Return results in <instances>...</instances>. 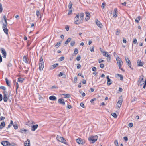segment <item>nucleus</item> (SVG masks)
I'll return each mask as SVG.
<instances>
[{
    "label": "nucleus",
    "instance_id": "f257e3e1",
    "mask_svg": "<svg viewBox=\"0 0 146 146\" xmlns=\"http://www.w3.org/2000/svg\"><path fill=\"white\" fill-rule=\"evenodd\" d=\"M98 136L97 135L91 136L89 137L88 138V140L90 141L91 143H93L97 140Z\"/></svg>",
    "mask_w": 146,
    "mask_h": 146
},
{
    "label": "nucleus",
    "instance_id": "f03ea898",
    "mask_svg": "<svg viewBox=\"0 0 146 146\" xmlns=\"http://www.w3.org/2000/svg\"><path fill=\"white\" fill-rule=\"evenodd\" d=\"M56 139L57 140L60 142L64 144L66 143V140L64 137L59 136L58 135H57L56 137Z\"/></svg>",
    "mask_w": 146,
    "mask_h": 146
},
{
    "label": "nucleus",
    "instance_id": "7ed1b4c3",
    "mask_svg": "<svg viewBox=\"0 0 146 146\" xmlns=\"http://www.w3.org/2000/svg\"><path fill=\"white\" fill-rule=\"evenodd\" d=\"M103 53V55L104 56L107 57V61L108 62H110L111 60L110 54H107V52L105 51H104Z\"/></svg>",
    "mask_w": 146,
    "mask_h": 146
},
{
    "label": "nucleus",
    "instance_id": "20e7f679",
    "mask_svg": "<svg viewBox=\"0 0 146 146\" xmlns=\"http://www.w3.org/2000/svg\"><path fill=\"white\" fill-rule=\"evenodd\" d=\"M123 101V98L122 96H121L119 98V101L117 103V105L118 107L120 108L121 105Z\"/></svg>",
    "mask_w": 146,
    "mask_h": 146
},
{
    "label": "nucleus",
    "instance_id": "39448f33",
    "mask_svg": "<svg viewBox=\"0 0 146 146\" xmlns=\"http://www.w3.org/2000/svg\"><path fill=\"white\" fill-rule=\"evenodd\" d=\"M116 61L119 67H121L122 64H121V63H123V62L118 56H117V57L116 58Z\"/></svg>",
    "mask_w": 146,
    "mask_h": 146
},
{
    "label": "nucleus",
    "instance_id": "423d86ee",
    "mask_svg": "<svg viewBox=\"0 0 146 146\" xmlns=\"http://www.w3.org/2000/svg\"><path fill=\"white\" fill-rule=\"evenodd\" d=\"M0 50L3 54L2 56L3 58H5L7 55L6 51L3 48H0Z\"/></svg>",
    "mask_w": 146,
    "mask_h": 146
},
{
    "label": "nucleus",
    "instance_id": "0eeeda50",
    "mask_svg": "<svg viewBox=\"0 0 146 146\" xmlns=\"http://www.w3.org/2000/svg\"><path fill=\"white\" fill-rule=\"evenodd\" d=\"M76 142L79 144H83L85 143V141L82 139L80 138H79L76 139Z\"/></svg>",
    "mask_w": 146,
    "mask_h": 146
},
{
    "label": "nucleus",
    "instance_id": "6e6552de",
    "mask_svg": "<svg viewBox=\"0 0 146 146\" xmlns=\"http://www.w3.org/2000/svg\"><path fill=\"white\" fill-rule=\"evenodd\" d=\"M1 143L3 146H10L11 145L10 143L7 141H3Z\"/></svg>",
    "mask_w": 146,
    "mask_h": 146
},
{
    "label": "nucleus",
    "instance_id": "1a4fd4ad",
    "mask_svg": "<svg viewBox=\"0 0 146 146\" xmlns=\"http://www.w3.org/2000/svg\"><path fill=\"white\" fill-rule=\"evenodd\" d=\"M7 27V26H6V25H4L2 26V28L4 32L6 35H8V29Z\"/></svg>",
    "mask_w": 146,
    "mask_h": 146
},
{
    "label": "nucleus",
    "instance_id": "9d476101",
    "mask_svg": "<svg viewBox=\"0 0 146 146\" xmlns=\"http://www.w3.org/2000/svg\"><path fill=\"white\" fill-rule=\"evenodd\" d=\"M44 63H39V69L40 71H41L43 70L44 68Z\"/></svg>",
    "mask_w": 146,
    "mask_h": 146
},
{
    "label": "nucleus",
    "instance_id": "9b49d317",
    "mask_svg": "<svg viewBox=\"0 0 146 146\" xmlns=\"http://www.w3.org/2000/svg\"><path fill=\"white\" fill-rule=\"evenodd\" d=\"M58 102L62 104L63 105H65V102L64 101V100L63 98H60L58 100Z\"/></svg>",
    "mask_w": 146,
    "mask_h": 146
},
{
    "label": "nucleus",
    "instance_id": "f8f14e48",
    "mask_svg": "<svg viewBox=\"0 0 146 146\" xmlns=\"http://www.w3.org/2000/svg\"><path fill=\"white\" fill-rule=\"evenodd\" d=\"M96 23L97 25L99 27L102 28V25L100 22L99 21L98 19H96Z\"/></svg>",
    "mask_w": 146,
    "mask_h": 146
},
{
    "label": "nucleus",
    "instance_id": "ddd939ff",
    "mask_svg": "<svg viewBox=\"0 0 146 146\" xmlns=\"http://www.w3.org/2000/svg\"><path fill=\"white\" fill-rule=\"evenodd\" d=\"M114 13H113V17L114 18L116 17L117 15V8H114Z\"/></svg>",
    "mask_w": 146,
    "mask_h": 146
},
{
    "label": "nucleus",
    "instance_id": "4468645a",
    "mask_svg": "<svg viewBox=\"0 0 146 146\" xmlns=\"http://www.w3.org/2000/svg\"><path fill=\"white\" fill-rule=\"evenodd\" d=\"M84 14L83 13H80V15H79V17H80V19L79 20H80V21L81 22H83V20L84 19Z\"/></svg>",
    "mask_w": 146,
    "mask_h": 146
},
{
    "label": "nucleus",
    "instance_id": "2eb2a0df",
    "mask_svg": "<svg viewBox=\"0 0 146 146\" xmlns=\"http://www.w3.org/2000/svg\"><path fill=\"white\" fill-rule=\"evenodd\" d=\"M38 125L37 124H36L34 125H32L31 126V130L33 131H34L37 128Z\"/></svg>",
    "mask_w": 146,
    "mask_h": 146
},
{
    "label": "nucleus",
    "instance_id": "dca6fc26",
    "mask_svg": "<svg viewBox=\"0 0 146 146\" xmlns=\"http://www.w3.org/2000/svg\"><path fill=\"white\" fill-rule=\"evenodd\" d=\"M58 65V63H55L54 64L50 66V69L52 70L55 68Z\"/></svg>",
    "mask_w": 146,
    "mask_h": 146
},
{
    "label": "nucleus",
    "instance_id": "f3484780",
    "mask_svg": "<svg viewBox=\"0 0 146 146\" xmlns=\"http://www.w3.org/2000/svg\"><path fill=\"white\" fill-rule=\"evenodd\" d=\"M3 19L4 20L5 22V23H3V25H6V26H7L8 23L7 22V19L6 16L5 15H4L3 17Z\"/></svg>",
    "mask_w": 146,
    "mask_h": 146
},
{
    "label": "nucleus",
    "instance_id": "a211bd4d",
    "mask_svg": "<svg viewBox=\"0 0 146 146\" xmlns=\"http://www.w3.org/2000/svg\"><path fill=\"white\" fill-rule=\"evenodd\" d=\"M49 99L51 100L55 101L57 100V98L54 96H52L49 97Z\"/></svg>",
    "mask_w": 146,
    "mask_h": 146
},
{
    "label": "nucleus",
    "instance_id": "6ab92c4d",
    "mask_svg": "<svg viewBox=\"0 0 146 146\" xmlns=\"http://www.w3.org/2000/svg\"><path fill=\"white\" fill-rule=\"evenodd\" d=\"M5 124L4 121H2L1 122L0 125V130L2 129L5 127Z\"/></svg>",
    "mask_w": 146,
    "mask_h": 146
},
{
    "label": "nucleus",
    "instance_id": "aec40b11",
    "mask_svg": "<svg viewBox=\"0 0 146 146\" xmlns=\"http://www.w3.org/2000/svg\"><path fill=\"white\" fill-rule=\"evenodd\" d=\"M25 146H30V141L29 139H27V140L25 141L24 143Z\"/></svg>",
    "mask_w": 146,
    "mask_h": 146
},
{
    "label": "nucleus",
    "instance_id": "412c9836",
    "mask_svg": "<svg viewBox=\"0 0 146 146\" xmlns=\"http://www.w3.org/2000/svg\"><path fill=\"white\" fill-rule=\"evenodd\" d=\"M36 15L38 18H41V15L40 11L38 10H37L36 11Z\"/></svg>",
    "mask_w": 146,
    "mask_h": 146
},
{
    "label": "nucleus",
    "instance_id": "4be33fe9",
    "mask_svg": "<svg viewBox=\"0 0 146 146\" xmlns=\"http://www.w3.org/2000/svg\"><path fill=\"white\" fill-rule=\"evenodd\" d=\"M28 131V130L25 129H20L19 132L21 133H26L27 131Z\"/></svg>",
    "mask_w": 146,
    "mask_h": 146
},
{
    "label": "nucleus",
    "instance_id": "5701e85b",
    "mask_svg": "<svg viewBox=\"0 0 146 146\" xmlns=\"http://www.w3.org/2000/svg\"><path fill=\"white\" fill-rule=\"evenodd\" d=\"M125 58L126 60V61L127 63V64L128 66H130V65H131V62L129 59V58H126V57Z\"/></svg>",
    "mask_w": 146,
    "mask_h": 146
},
{
    "label": "nucleus",
    "instance_id": "b1692460",
    "mask_svg": "<svg viewBox=\"0 0 146 146\" xmlns=\"http://www.w3.org/2000/svg\"><path fill=\"white\" fill-rule=\"evenodd\" d=\"M5 81L6 83L7 84V85L8 86H11V84H10V81H9L7 78H5Z\"/></svg>",
    "mask_w": 146,
    "mask_h": 146
},
{
    "label": "nucleus",
    "instance_id": "393cba45",
    "mask_svg": "<svg viewBox=\"0 0 146 146\" xmlns=\"http://www.w3.org/2000/svg\"><path fill=\"white\" fill-rule=\"evenodd\" d=\"M23 61L26 63H28V62L27 60V58L25 56H24L23 57Z\"/></svg>",
    "mask_w": 146,
    "mask_h": 146
},
{
    "label": "nucleus",
    "instance_id": "a878e982",
    "mask_svg": "<svg viewBox=\"0 0 146 146\" xmlns=\"http://www.w3.org/2000/svg\"><path fill=\"white\" fill-rule=\"evenodd\" d=\"M137 66H142L144 64L143 62H141L140 60L137 62Z\"/></svg>",
    "mask_w": 146,
    "mask_h": 146
},
{
    "label": "nucleus",
    "instance_id": "bb28decb",
    "mask_svg": "<svg viewBox=\"0 0 146 146\" xmlns=\"http://www.w3.org/2000/svg\"><path fill=\"white\" fill-rule=\"evenodd\" d=\"M24 80L25 79L19 77L18 79V81L20 83H22Z\"/></svg>",
    "mask_w": 146,
    "mask_h": 146
},
{
    "label": "nucleus",
    "instance_id": "cd10ccee",
    "mask_svg": "<svg viewBox=\"0 0 146 146\" xmlns=\"http://www.w3.org/2000/svg\"><path fill=\"white\" fill-rule=\"evenodd\" d=\"M117 75L118 76L120 77V79L121 80H123V76L122 75L119 74H116V76Z\"/></svg>",
    "mask_w": 146,
    "mask_h": 146
},
{
    "label": "nucleus",
    "instance_id": "c85d7f7f",
    "mask_svg": "<svg viewBox=\"0 0 146 146\" xmlns=\"http://www.w3.org/2000/svg\"><path fill=\"white\" fill-rule=\"evenodd\" d=\"M141 18V16H138L135 19V21L136 22L138 23L139 22V21L140 20Z\"/></svg>",
    "mask_w": 146,
    "mask_h": 146
},
{
    "label": "nucleus",
    "instance_id": "c756f323",
    "mask_svg": "<svg viewBox=\"0 0 146 146\" xmlns=\"http://www.w3.org/2000/svg\"><path fill=\"white\" fill-rule=\"evenodd\" d=\"M72 38H68L67 40L65 42V44H67L71 40Z\"/></svg>",
    "mask_w": 146,
    "mask_h": 146
},
{
    "label": "nucleus",
    "instance_id": "7c9ffc66",
    "mask_svg": "<svg viewBox=\"0 0 146 146\" xmlns=\"http://www.w3.org/2000/svg\"><path fill=\"white\" fill-rule=\"evenodd\" d=\"M79 14H78L76 15L75 16L74 18V20L75 21H79Z\"/></svg>",
    "mask_w": 146,
    "mask_h": 146
},
{
    "label": "nucleus",
    "instance_id": "2f4dec72",
    "mask_svg": "<svg viewBox=\"0 0 146 146\" xmlns=\"http://www.w3.org/2000/svg\"><path fill=\"white\" fill-rule=\"evenodd\" d=\"M78 50L76 48H75L74 49V53H73L74 54V55H76L78 54Z\"/></svg>",
    "mask_w": 146,
    "mask_h": 146
},
{
    "label": "nucleus",
    "instance_id": "473e14b6",
    "mask_svg": "<svg viewBox=\"0 0 146 146\" xmlns=\"http://www.w3.org/2000/svg\"><path fill=\"white\" fill-rule=\"evenodd\" d=\"M62 76H64V78H65L66 77V75L65 74H63V73L62 72H60L59 74H58V76H59V77H60Z\"/></svg>",
    "mask_w": 146,
    "mask_h": 146
},
{
    "label": "nucleus",
    "instance_id": "72a5a7b5",
    "mask_svg": "<svg viewBox=\"0 0 146 146\" xmlns=\"http://www.w3.org/2000/svg\"><path fill=\"white\" fill-rule=\"evenodd\" d=\"M112 84V82L111 81V79H108L107 80V84L109 86Z\"/></svg>",
    "mask_w": 146,
    "mask_h": 146
},
{
    "label": "nucleus",
    "instance_id": "f704fd0d",
    "mask_svg": "<svg viewBox=\"0 0 146 146\" xmlns=\"http://www.w3.org/2000/svg\"><path fill=\"white\" fill-rule=\"evenodd\" d=\"M82 23V22H80V20H79L78 21H75L74 22V23L76 25H78L79 24L81 23Z\"/></svg>",
    "mask_w": 146,
    "mask_h": 146
},
{
    "label": "nucleus",
    "instance_id": "c9c22d12",
    "mask_svg": "<svg viewBox=\"0 0 146 146\" xmlns=\"http://www.w3.org/2000/svg\"><path fill=\"white\" fill-rule=\"evenodd\" d=\"M112 116H113L114 118H116L117 116V115L115 113H111V114Z\"/></svg>",
    "mask_w": 146,
    "mask_h": 146
},
{
    "label": "nucleus",
    "instance_id": "e433bc0d",
    "mask_svg": "<svg viewBox=\"0 0 146 146\" xmlns=\"http://www.w3.org/2000/svg\"><path fill=\"white\" fill-rule=\"evenodd\" d=\"M72 4L71 1H70L69 3L68 7L69 9H70L72 8Z\"/></svg>",
    "mask_w": 146,
    "mask_h": 146
},
{
    "label": "nucleus",
    "instance_id": "4c0bfd02",
    "mask_svg": "<svg viewBox=\"0 0 146 146\" xmlns=\"http://www.w3.org/2000/svg\"><path fill=\"white\" fill-rule=\"evenodd\" d=\"M61 44V43L60 42H57V44L55 45V47H56V48H57L60 46V45Z\"/></svg>",
    "mask_w": 146,
    "mask_h": 146
},
{
    "label": "nucleus",
    "instance_id": "58836bf2",
    "mask_svg": "<svg viewBox=\"0 0 146 146\" xmlns=\"http://www.w3.org/2000/svg\"><path fill=\"white\" fill-rule=\"evenodd\" d=\"M133 43L134 44H138L136 38L133 39Z\"/></svg>",
    "mask_w": 146,
    "mask_h": 146
},
{
    "label": "nucleus",
    "instance_id": "ea45409f",
    "mask_svg": "<svg viewBox=\"0 0 146 146\" xmlns=\"http://www.w3.org/2000/svg\"><path fill=\"white\" fill-rule=\"evenodd\" d=\"M75 42L74 41H72L70 43L71 46H73L74 44H75Z\"/></svg>",
    "mask_w": 146,
    "mask_h": 146
},
{
    "label": "nucleus",
    "instance_id": "a19ab883",
    "mask_svg": "<svg viewBox=\"0 0 146 146\" xmlns=\"http://www.w3.org/2000/svg\"><path fill=\"white\" fill-rule=\"evenodd\" d=\"M14 129L15 130L17 129L18 128L17 124H15L13 125Z\"/></svg>",
    "mask_w": 146,
    "mask_h": 146
},
{
    "label": "nucleus",
    "instance_id": "79ce46f5",
    "mask_svg": "<svg viewBox=\"0 0 146 146\" xmlns=\"http://www.w3.org/2000/svg\"><path fill=\"white\" fill-rule=\"evenodd\" d=\"M3 11V8L2 5L1 3H0V13H1Z\"/></svg>",
    "mask_w": 146,
    "mask_h": 146
},
{
    "label": "nucleus",
    "instance_id": "37998d69",
    "mask_svg": "<svg viewBox=\"0 0 146 146\" xmlns=\"http://www.w3.org/2000/svg\"><path fill=\"white\" fill-rule=\"evenodd\" d=\"M115 144L116 146H119L118 141L117 140H115L114 141Z\"/></svg>",
    "mask_w": 146,
    "mask_h": 146
},
{
    "label": "nucleus",
    "instance_id": "c03bdc74",
    "mask_svg": "<svg viewBox=\"0 0 146 146\" xmlns=\"http://www.w3.org/2000/svg\"><path fill=\"white\" fill-rule=\"evenodd\" d=\"M39 62L40 63H44L42 56L40 58Z\"/></svg>",
    "mask_w": 146,
    "mask_h": 146
},
{
    "label": "nucleus",
    "instance_id": "a18cd8bd",
    "mask_svg": "<svg viewBox=\"0 0 146 146\" xmlns=\"http://www.w3.org/2000/svg\"><path fill=\"white\" fill-rule=\"evenodd\" d=\"M0 88L4 91H5L6 90V88L5 87L2 86H0Z\"/></svg>",
    "mask_w": 146,
    "mask_h": 146
},
{
    "label": "nucleus",
    "instance_id": "49530a36",
    "mask_svg": "<svg viewBox=\"0 0 146 146\" xmlns=\"http://www.w3.org/2000/svg\"><path fill=\"white\" fill-rule=\"evenodd\" d=\"M81 58V56L80 55H79L78 56H77L76 58V59L77 61H79L80 60Z\"/></svg>",
    "mask_w": 146,
    "mask_h": 146
},
{
    "label": "nucleus",
    "instance_id": "de8ad7c7",
    "mask_svg": "<svg viewBox=\"0 0 146 146\" xmlns=\"http://www.w3.org/2000/svg\"><path fill=\"white\" fill-rule=\"evenodd\" d=\"M3 99L4 102H7L8 100L7 97H3Z\"/></svg>",
    "mask_w": 146,
    "mask_h": 146
},
{
    "label": "nucleus",
    "instance_id": "09e8293b",
    "mask_svg": "<svg viewBox=\"0 0 146 146\" xmlns=\"http://www.w3.org/2000/svg\"><path fill=\"white\" fill-rule=\"evenodd\" d=\"M85 14L86 17L90 16V13L88 12H85Z\"/></svg>",
    "mask_w": 146,
    "mask_h": 146
},
{
    "label": "nucleus",
    "instance_id": "8fccbe9b",
    "mask_svg": "<svg viewBox=\"0 0 146 146\" xmlns=\"http://www.w3.org/2000/svg\"><path fill=\"white\" fill-rule=\"evenodd\" d=\"M63 95H65V94H63ZM65 95L66 96V97H65V98H69L70 97V95L69 94H65Z\"/></svg>",
    "mask_w": 146,
    "mask_h": 146
},
{
    "label": "nucleus",
    "instance_id": "3c124183",
    "mask_svg": "<svg viewBox=\"0 0 146 146\" xmlns=\"http://www.w3.org/2000/svg\"><path fill=\"white\" fill-rule=\"evenodd\" d=\"M64 59V58L63 56H62L61 57H60L59 58V60L60 61H62Z\"/></svg>",
    "mask_w": 146,
    "mask_h": 146
},
{
    "label": "nucleus",
    "instance_id": "603ef678",
    "mask_svg": "<svg viewBox=\"0 0 146 146\" xmlns=\"http://www.w3.org/2000/svg\"><path fill=\"white\" fill-rule=\"evenodd\" d=\"M128 126L129 127H131L133 126V123H130L128 124Z\"/></svg>",
    "mask_w": 146,
    "mask_h": 146
},
{
    "label": "nucleus",
    "instance_id": "864d4df0",
    "mask_svg": "<svg viewBox=\"0 0 146 146\" xmlns=\"http://www.w3.org/2000/svg\"><path fill=\"white\" fill-rule=\"evenodd\" d=\"M96 100V99L95 98H94V99H92V100H91L90 101V102L92 104L93 103V102L94 101H95Z\"/></svg>",
    "mask_w": 146,
    "mask_h": 146
},
{
    "label": "nucleus",
    "instance_id": "5fc2aeb1",
    "mask_svg": "<svg viewBox=\"0 0 146 146\" xmlns=\"http://www.w3.org/2000/svg\"><path fill=\"white\" fill-rule=\"evenodd\" d=\"M77 78L76 76H75L74 78V82L75 83L77 81Z\"/></svg>",
    "mask_w": 146,
    "mask_h": 146
},
{
    "label": "nucleus",
    "instance_id": "6e6d98bb",
    "mask_svg": "<svg viewBox=\"0 0 146 146\" xmlns=\"http://www.w3.org/2000/svg\"><path fill=\"white\" fill-rule=\"evenodd\" d=\"M123 139H124L125 142L127 141L128 140V138L126 137H124Z\"/></svg>",
    "mask_w": 146,
    "mask_h": 146
},
{
    "label": "nucleus",
    "instance_id": "4d7b16f0",
    "mask_svg": "<svg viewBox=\"0 0 146 146\" xmlns=\"http://www.w3.org/2000/svg\"><path fill=\"white\" fill-rule=\"evenodd\" d=\"M5 117H3V116H1V117L0 118V120L2 121V120H3L5 119Z\"/></svg>",
    "mask_w": 146,
    "mask_h": 146
},
{
    "label": "nucleus",
    "instance_id": "13d9d810",
    "mask_svg": "<svg viewBox=\"0 0 146 146\" xmlns=\"http://www.w3.org/2000/svg\"><path fill=\"white\" fill-rule=\"evenodd\" d=\"M81 68V65L80 64H78L77 66V69H80Z\"/></svg>",
    "mask_w": 146,
    "mask_h": 146
},
{
    "label": "nucleus",
    "instance_id": "bf43d9fd",
    "mask_svg": "<svg viewBox=\"0 0 146 146\" xmlns=\"http://www.w3.org/2000/svg\"><path fill=\"white\" fill-rule=\"evenodd\" d=\"M98 61L99 63H100L101 62H104V60L102 59H99L98 60Z\"/></svg>",
    "mask_w": 146,
    "mask_h": 146
},
{
    "label": "nucleus",
    "instance_id": "052dcab7",
    "mask_svg": "<svg viewBox=\"0 0 146 146\" xmlns=\"http://www.w3.org/2000/svg\"><path fill=\"white\" fill-rule=\"evenodd\" d=\"M104 67V65L103 64H101L100 65V67L101 68H103Z\"/></svg>",
    "mask_w": 146,
    "mask_h": 146
},
{
    "label": "nucleus",
    "instance_id": "680f3d73",
    "mask_svg": "<svg viewBox=\"0 0 146 146\" xmlns=\"http://www.w3.org/2000/svg\"><path fill=\"white\" fill-rule=\"evenodd\" d=\"M90 18V16L86 17V16L85 19L86 21H88L89 20Z\"/></svg>",
    "mask_w": 146,
    "mask_h": 146
},
{
    "label": "nucleus",
    "instance_id": "e2e57ef3",
    "mask_svg": "<svg viewBox=\"0 0 146 146\" xmlns=\"http://www.w3.org/2000/svg\"><path fill=\"white\" fill-rule=\"evenodd\" d=\"M3 99V96L2 95L0 94V102Z\"/></svg>",
    "mask_w": 146,
    "mask_h": 146
},
{
    "label": "nucleus",
    "instance_id": "0e129e2a",
    "mask_svg": "<svg viewBox=\"0 0 146 146\" xmlns=\"http://www.w3.org/2000/svg\"><path fill=\"white\" fill-rule=\"evenodd\" d=\"M69 27L67 25L65 27V29L67 31H68L69 30Z\"/></svg>",
    "mask_w": 146,
    "mask_h": 146
},
{
    "label": "nucleus",
    "instance_id": "69168bd1",
    "mask_svg": "<svg viewBox=\"0 0 146 146\" xmlns=\"http://www.w3.org/2000/svg\"><path fill=\"white\" fill-rule=\"evenodd\" d=\"M80 106L84 108V104L82 103H81L80 104Z\"/></svg>",
    "mask_w": 146,
    "mask_h": 146
},
{
    "label": "nucleus",
    "instance_id": "338daca9",
    "mask_svg": "<svg viewBox=\"0 0 146 146\" xmlns=\"http://www.w3.org/2000/svg\"><path fill=\"white\" fill-rule=\"evenodd\" d=\"M67 108L69 109H70L72 108V106L71 105H68L67 106Z\"/></svg>",
    "mask_w": 146,
    "mask_h": 146
},
{
    "label": "nucleus",
    "instance_id": "774afa93",
    "mask_svg": "<svg viewBox=\"0 0 146 146\" xmlns=\"http://www.w3.org/2000/svg\"><path fill=\"white\" fill-rule=\"evenodd\" d=\"M119 33H120L119 31L118 30H117L116 32V34L117 35H119Z\"/></svg>",
    "mask_w": 146,
    "mask_h": 146
}]
</instances>
